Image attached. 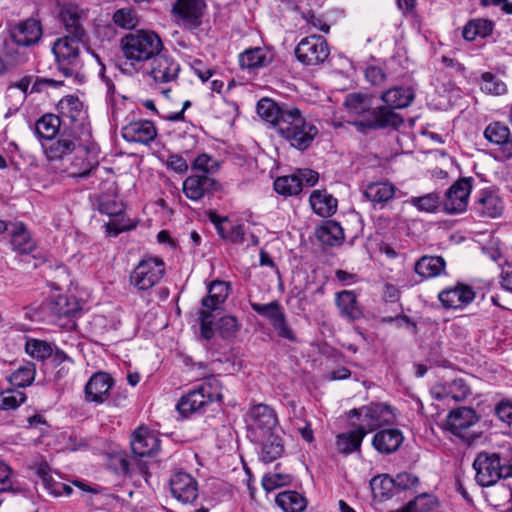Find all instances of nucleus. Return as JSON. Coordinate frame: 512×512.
<instances>
[{"instance_id":"1","label":"nucleus","mask_w":512,"mask_h":512,"mask_svg":"<svg viewBox=\"0 0 512 512\" xmlns=\"http://www.w3.org/2000/svg\"><path fill=\"white\" fill-rule=\"evenodd\" d=\"M257 114L292 147L301 151L306 150L318 134L317 127L296 107L280 106L271 99L262 98L257 103Z\"/></svg>"},{"instance_id":"2","label":"nucleus","mask_w":512,"mask_h":512,"mask_svg":"<svg viewBox=\"0 0 512 512\" xmlns=\"http://www.w3.org/2000/svg\"><path fill=\"white\" fill-rule=\"evenodd\" d=\"M344 107L351 117H355L354 125L359 129L398 128L402 117L387 108L372 106V98L362 93H350L345 97Z\"/></svg>"},{"instance_id":"3","label":"nucleus","mask_w":512,"mask_h":512,"mask_svg":"<svg viewBox=\"0 0 512 512\" xmlns=\"http://www.w3.org/2000/svg\"><path fill=\"white\" fill-rule=\"evenodd\" d=\"M124 56L131 62L149 61L163 51V42L159 35L151 30H136L121 39Z\"/></svg>"},{"instance_id":"4","label":"nucleus","mask_w":512,"mask_h":512,"mask_svg":"<svg viewBox=\"0 0 512 512\" xmlns=\"http://www.w3.org/2000/svg\"><path fill=\"white\" fill-rule=\"evenodd\" d=\"M230 286L228 282L214 280L207 286V296L201 301L202 309L200 310V333L201 337L210 340L215 333L214 311L220 309L229 295Z\"/></svg>"},{"instance_id":"5","label":"nucleus","mask_w":512,"mask_h":512,"mask_svg":"<svg viewBox=\"0 0 512 512\" xmlns=\"http://www.w3.org/2000/svg\"><path fill=\"white\" fill-rule=\"evenodd\" d=\"M473 468L476 471L475 480L482 487L512 477V464L503 462L497 453L480 452L474 459Z\"/></svg>"},{"instance_id":"6","label":"nucleus","mask_w":512,"mask_h":512,"mask_svg":"<svg viewBox=\"0 0 512 512\" xmlns=\"http://www.w3.org/2000/svg\"><path fill=\"white\" fill-rule=\"evenodd\" d=\"M247 437L251 442L263 441L278 425L276 412L266 404L251 406L245 416Z\"/></svg>"},{"instance_id":"7","label":"nucleus","mask_w":512,"mask_h":512,"mask_svg":"<svg viewBox=\"0 0 512 512\" xmlns=\"http://www.w3.org/2000/svg\"><path fill=\"white\" fill-rule=\"evenodd\" d=\"M349 416L357 417L358 429L365 435L383 426L393 424L396 419L395 409L386 403H370L359 409L351 410Z\"/></svg>"},{"instance_id":"8","label":"nucleus","mask_w":512,"mask_h":512,"mask_svg":"<svg viewBox=\"0 0 512 512\" xmlns=\"http://www.w3.org/2000/svg\"><path fill=\"white\" fill-rule=\"evenodd\" d=\"M82 39H72L67 37L58 38L52 47L56 59L58 70L65 77L77 76L83 66L80 55V46Z\"/></svg>"},{"instance_id":"9","label":"nucleus","mask_w":512,"mask_h":512,"mask_svg":"<svg viewBox=\"0 0 512 512\" xmlns=\"http://www.w3.org/2000/svg\"><path fill=\"white\" fill-rule=\"evenodd\" d=\"M218 167V161L208 154H201L194 159V201L218 189V183L212 178Z\"/></svg>"},{"instance_id":"10","label":"nucleus","mask_w":512,"mask_h":512,"mask_svg":"<svg viewBox=\"0 0 512 512\" xmlns=\"http://www.w3.org/2000/svg\"><path fill=\"white\" fill-rule=\"evenodd\" d=\"M125 205L115 195L102 194L97 199V210L101 214L108 215L114 219L105 224L106 233L116 237L123 231L131 230L135 225L126 219L124 214Z\"/></svg>"},{"instance_id":"11","label":"nucleus","mask_w":512,"mask_h":512,"mask_svg":"<svg viewBox=\"0 0 512 512\" xmlns=\"http://www.w3.org/2000/svg\"><path fill=\"white\" fill-rule=\"evenodd\" d=\"M165 263L159 257L144 256L130 275V283L138 290H149L160 282L165 274Z\"/></svg>"},{"instance_id":"12","label":"nucleus","mask_w":512,"mask_h":512,"mask_svg":"<svg viewBox=\"0 0 512 512\" xmlns=\"http://www.w3.org/2000/svg\"><path fill=\"white\" fill-rule=\"evenodd\" d=\"M130 445L133 459L136 461L145 481L148 482V477H150L148 463L141 459L156 453L160 449V440L150 430L141 427L133 433Z\"/></svg>"},{"instance_id":"13","label":"nucleus","mask_w":512,"mask_h":512,"mask_svg":"<svg viewBox=\"0 0 512 512\" xmlns=\"http://www.w3.org/2000/svg\"><path fill=\"white\" fill-rule=\"evenodd\" d=\"M479 419L473 408L459 407L448 413L445 427L453 435L471 442L476 438L472 428L478 423Z\"/></svg>"},{"instance_id":"14","label":"nucleus","mask_w":512,"mask_h":512,"mask_svg":"<svg viewBox=\"0 0 512 512\" xmlns=\"http://www.w3.org/2000/svg\"><path fill=\"white\" fill-rule=\"evenodd\" d=\"M80 147H82V142L78 131L68 128H63L57 139L42 143L48 161L62 160Z\"/></svg>"},{"instance_id":"15","label":"nucleus","mask_w":512,"mask_h":512,"mask_svg":"<svg viewBox=\"0 0 512 512\" xmlns=\"http://www.w3.org/2000/svg\"><path fill=\"white\" fill-rule=\"evenodd\" d=\"M295 55L304 65H317L329 56L328 44L322 36L311 35L298 43Z\"/></svg>"},{"instance_id":"16","label":"nucleus","mask_w":512,"mask_h":512,"mask_svg":"<svg viewBox=\"0 0 512 512\" xmlns=\"http://www.w3.org/2000/svg\"><path fill=\"white\" fill-rule=\"evenodd\" d=\"M57 110L64 128L74 129L75 131L84 129L87 112L77 96H64L57 104Z\"/></svg>"},{"instance_id":"17","label":"nucleus","mask_w":512,"mask_h":512,"mask_svg":"<svg viewBox=\"0 0 512 512\" xmlns=\"http://www.w3.org/2000/svg\"><path fill=\"white\" fill-rule=\"evenodd\" d=\"M179 72V63L162 51L149 60V67L146 69L154 84H168L176 80Z\"/></svg>"},{"instance_id":"18","label":"nucleus","mask_w":512,"mask_h":512,"mask_svg":"<svg viewBox=\"0 0 512 512\" xmlns=\"http://www.w3.org/2000/svg\"><path fill=\"white\" fill-rule=\"evenodd\" d=\"M114 383V379L109 373L104 371L95 372L84 387L85 401L96 405L103 404L108 400Z\"/></svg>"},{"instance_id":"19","label":"nucleus","mask_w":512,"mask_h":512,"mask_svg":"<svg viewBox=\"0 0 512 512\" xmlns=\"http://www.w3.org/2000/svg\"><path fill=\"white\" fill-rule=\"evenodd\" d=\"M431 395L438 401H465L471 395V387L463 378L438 383L431 388Z\"/></svg>"},{"instance_id":"20","label":"nucleus","mask_w":512,"mask_h":512,"mask_svg":"<svg viewBox=\"0 0 512 512\" xmlns=\"http://www.w3.org/2000/svg\"><path fill=\"white\" fill-rule=\"evenodd\" d=\"M471 189V178H462L456 181L446 192V199L444 201L445 210L451 214L465 211Z\"/></svg>"},{"instance_id":"21","label":"nucleus","mask_w":512,"mask_h":512,"mask_svg":"<svg viewBox=\"0 0 512 512\" xmlns=\"http://www.w3.org/2000/svg\"><path fill=\"white\" fill-rule=\"evenodd\" d=\"M59 17L65 29V34L62 37L84 40V13L77 5H63L60 9Z\"/></svg>"},{"instance_id":"22","label":"nucleus","mask_w":512,"mask_h":512,"mask_svg":"<svg viewBox=\"0 0 512 512\" xmlns=\"http://www.w3.org/2000/svg\"><path fill=\"white\" fill-rule=\"evenodd\" d=\"M12 42L19 47L37 44L42 37L40 21L30 18L20 22L10 32Z\"/></svg>"},{"instance_id":"23","label":"nucleus","mask_w":512,"mask_h":512,"mask_svg":"<svg viewBox=\"0 0 512 512\" xmlns=\"http://www.w3.org/2000/svg\"><path fill=\"white\" fill-rule=\"evenodd\" d=\"M475 298L472 287L458 283L454 287L442 290L438 299L445 308L460 309L470 304Z\"/></svg>"},{"instance_id":"24","label":"nucleus","mask_w":512,"mask_h":512,"mask_svg":"<svg viewBox=\"0 0 512 512\" xmlns=\"http://www.w3.org/2000/svg\"><path fill=\"white\" fill-rule=\"evenodd\" d=\"M125 141L131 143L148 144L157 136L153 122L149 120L131 121L123 126L121 131Z\"/></svg>"},{"instance_id":"25","label":"nucleus","mask_w":512,"mask_h":512,"mask_svg":"<svg viewBox=\"0 0 512 512\" xmlns=\"http://www.w3.org/2000/svg\"><path fill=\"white\" fill-rule=\"evenodd\" d=\"M474 209L482 217L497 218L504 211V201L496 190L483 189L477 197Z\"/></svg>"},{"instance_id":"26","label":"nucleus","mask_w":512,"mask_h":512,"mask_svg":"<svg viewBox=\"0 0 512 512\" xmlns=\"http://www.w3.org/2000/svg\"><path fill=\"white\" fill-rule=\"evenodd\" d=\"M221 396V388L216 379L204 378L194 382V413L208 403L220 400Z\"/></svg>"},{"instance_id":"27","label":"nucleus","mask_w":512,"mask_h":512,"mask_svg":"<svg viewBox=\"0 0 512 512\" xmlns=\"http://www.w3.org/2000/svg\"><path fill=\"white\" fill-rule=\"evenodd\" d=\"M484 137L490 143L499 145L507 158L512 157V134L508 126L500 123H490L485 131Z\"/></svg>"},{"instance_id":"28","label":"nucleus","mask_w":512,"mask_h":512,"mask_svg":"<svg viewBox=\"0 0 512 512\" xmlns=\"http://www.w3.org/2000/svg\"><path fill=\"white\" fill-rule=\"evenodd\" d=\"M403 440L399 429H382L374 435L372 445L382 454H391L399 449Z\"/></svg>"},{"instance_id":"29","label":"nucleus","mask_w":512,"mask_h":512,"mask_svg":"<svg viewBox=\"0 0 512 512\" xmlns=\"http://www.w3.org/2000/svg\"><path fill=\"white\" fill-rule=\"evenodd\" d=\"M414 97V91L410 87H393L382 93L381 99L385 105L379 108H387L395 112V109L408 107Z\"/></svg>"},{"instance_id":"30","label":"nucleus","mask_w":512,"mask_h":512,"mask_svg":"<svg viewBox=\"0 0 512 512\" xmlns=\"http://www.w3.org/2000/svg\"><path fill=\"white\" fill-rule=\"evenodd\" d=\"M273 61V53L262 47L250 48L239 55L241 68L255 70L268 66Z\"/></svg>"},{"instance_id":"31","label":"nucleus","mask_w":512,"mask_h":512,"mask_svg":"<svg viewBox=\"0 0 512 512\" xmlns=\"http://www.w3.org/2000/svg\"><path fill=\"white\" fill-rule=\"evenodd\" d=\"M61 126H63V123L58 115L45 114L35 123L34 132L43 141L42 143H48L61 132Z\"/></svg>"},{"instance_id":"32","label":"nucleus","mask_w":512,"mask_h":512,"mask_svg":"<svg viewBox=\"0 0 512 512\" xmlns=\"http://www.w3.org/2000/svg\"><path fill=\"white\" fill-rule=\"evenodd\" d=\"M446 262L441 256H422L414 266L415 272L422 278L430 279L445 272Z\"/></svg>"},{"instance_id":"33","label":"nucleus","mask_w":512,"mask_h":512,"mask_svg":"<svg viewBox=\"0 0 512 512\" xmlns=\"http://www.w3.org/2000/svg\"><path fill=\"white\" fill-rule=\"evenodd\" d=\"M336 305L340 310V316L347 320H356L362 316V310L358 304L357 296L353 291L344 290L336 294Z\"/></svg>"},{"instance_id":"34","label":"nucleus","mask_w":512,"mask_h":512,"mask_svg":"<svg viewBox=\"0 0 512 512\" xmlns=\"http://www.w3.org/2000/svg\"><path fill=\"white\" fill-rule=\"evenodd\" d=\"M170 490L180 502H192V477L190 474L177 471L170 479Z\"/></svg>"},{"instance_id":"35","label":"nucleus","mask_w":512,"mask_h":512,"mask_svg":"<svg viewBox=\"0 0 512 512\" xmlns=\"http://www.w3.org/2000/svg\"><path fill=\"white\" fill-rule=\"evenodd\" d=\"M309 202L313 211L322 217H329L337 210V199L326 191H313Z\"/></svg>"},{"instance_id":"36","label":"nucleus","mask_w":512,"mask_h":512,"mask_svg":"<svg viewBox=\"0 0 512 512\" xmlns=\"http://www.w3.org/2000/svg\"><path fill=\"white\" fill-rule=\"evenodd\" d=\"M261 446L260 460L264 463H270L279 458L284 452V445L279 435L274 432L269 433L263 441L254 442Z\"/></svg>"},{"instance_id":"37","label":"nucleus","mask_w":512,"mask_h":512,"mask_svg":"<svg viewBox=\"0 0 512 512\" xmlns=\"http://www.w3.org/2000/svg\"><path fill=\"white\" fill-rule=\"evenodd\" d=\"M11 246L21 254H30L35 249V243L23 223L11 224Z\"/></svg>"},{"instance_id":"38","label":"nucleus","mask_w":512,"mask_h":512,"mask_svg":"<svg viewBox=\"0 0 512 512\" xmlns=\"http://www.w3.org/2000/svg\"><path fill=\"white\" fill-rule=\"evenodd\" d=\"M395 195V187L389 182H375L367 185L364 196L374 205H383Z\"/></svg>"},{"instance_id":"39","label":"nucleus","mask_w":512,"mask_h":512,"mask_svg":"<svg viewBox=\"0 0 512 512\" xmlns=\"http://www.w3.org/2000/svg\"><path fill=\"white\" fill-rule=\"evenodd\" d=\"M80 310V303L76 297L72 295H59L50 304V311L57 318L73 316Z\"/></svg>"},{"instance_id":"40","label":"nucleus","mask_w":512,"mask_h":512,"mask_svg":"<svg viewBox=\"0 0 512 512\" xmlns=\"http://www.w3.org/2000/svg\"><path fill=\"white\" fill-rule=\"evenodd\" d=\"M365 434L358 429L339 434L336 440L337 450L342 454H350L360 449Z\"/></svg>"},{"instance_id":"41","label":"nucleus","mask_w":512,"mask_h":512,"mask_svg":"<svg viewBox=\"0 0 512 512\" xmlns=\"http://www.w3.org/2000/svg\"><path fill=\"white\" fill-rule=\"evenodd\" d=\"M284 512H302L306 507L305 498L296 491H284L275 499Z\"/></svg>"},{"instance_id":"42","label":"nucleus","mask_w":512,"mask_h":512,"mask_svg":"<svg viewBox=\"0 0 512 512\" xmlns=\"http://www.w3.org/2000/svg\"><path fill=\"white\" fill-rule=\"evenodd\" d=\"M36 375V367L34 363L28 362L17 368L9 377L8 381L16 389L30 386Z\"/></svg>"},{"instance_id":"43","label":"nucleus","mask_w":512,"mask_h":512,"mask_svg":"<svg viewBox=\"0 0 512 512\" xmlns=\"http://www.w3.org/2000/svg\"><path fill=\"white\" fill-rule=\"evenodd\" d=\"M27 400L26 394L16 388H7L0 391V410H16Z\"/></svg>"},{"instance_id":"44","label":"nucleus","mask_w":512,"mask_h":512,"mask_svg":"<svg viewBox=\"0 0 512 512\" xmlns=\"http://www.w3.org/2000/svg\"><path fill=\"white\" fill-rule=\"evenodd\" d=\"M492 31V23L488 20L484 19H475L469 21L464 27L462 31V35L465 40L473 41L478 36L486 37Z\"/></svg>"},{"instance_id":"45","label":"nucleus","mask_w":512,"mask_h":512,"mask_svg":"<svg viewBox=\"0 0 512 512\" xmlns=\"http://www.w3.org/2000/svg\"><path fill=\"white\" fill-rule=\"evenodd\" d=\"M274 190L284 197L296 196L302 191V186L295 173L278 177L274 181Z\"/></svg>"},{"instance_id":"46","label":"nucleus","mask_w":512,"mask_h":512,"mask_svg":"<svg viewBox=\"0 0 512 512\" xmlns=\"http://www.w3.org/2000/svg\"><path fill=\"white\" fill-rule=\"evenodd\" d=\"M251 308L257 314L267 318L271 325L285 316L284 309L277 301H272L267 304L251 303Z\"/></svg>"},{"instance_id":"47","label":"nucleus","mask_w":512,"mask_h":512,"mask_svg":"<svg viewBox=\"0 0 512 512\" xmlns=\"http://www.w3.org/2000/svg\"><path fill=\"white\" fill-rule=\"evenodd\" d=\"M25 351L32 358L44 361L52 356L53 348L47 341L28 339L25 344Z\"/></svg>"},{"instance_id":"48","label":"nucleus","mask_w":512,"mask_h":512,"mask_svg":"<svg viewBox=\"0 0 512 512\" xmlns=\"http://www.w3.org/2000/svg\"><path fill=\"white\" fill-rule=\"evenodd\" d=\"M480 88L483 92L491 95H503L507 91L506 84L491 72H484L481 75Z\"/></svg>"},{"instance_id":"49","label":"nucleus","mask_w":512,"mask_h":512,"mask_svg":"<svg viewBox=\"0 0 512 512\" xmlns=\"http://www.w3.org/2000/svg\"><path fill=\"white\" fill-rule=\"evenodd\" d=\"M370 487L375 497L389 498L392 495V490L395 488V485L393 478L387 474H382L370 480Z\"/></svg>"},{"instance_id":"50","label":"nucleus","mask_w":512,"mask_h":512,"mask_svg":"<svg viewBox=\"0 0 512 512\" xmlns=\"http://www.w3.org/2000/svg\"><path fill=\"white\" fill-rule=\"evenodd\" d=\"M318 238L325 244L337 245L343 239L342 228L335 222H329L317 231Z\"/></svg>"},{"instance_id":"51","label":"nucleus","mask_w":512,"mask_h":512,"mask_svg":"<svg viewBox=\"0 0 512 512\" xmlns=\"http://www.w3.org/2000/svg\"><path fill=\"white\" fill-rule=\"evenodd\" d=\"M171 13L174 17L182 20L187 28L192 26V0H176Z\"/></svg>"},{"instance_id":"52","label":"nucleus","mask_w":512,"mask_h":512,"mask_svg":"<svg viewBox=\"0 0 512 512\" xmlns=\"http://www.w3.org/2000/svg\"><path fill=\"white\" fill-rule=\"evenodd\" d=\"M410 203L419 211L432 213L439 206V197L435 193H429L421 197H412Z\"/></svg>"},{"instance_id":"53","label":"nucleus","mask_w":512,"mask_h":512,"mask_svg":"<svg viewBox=\"0 0 512 512\" xmlns=\"http://www.w3.org/2000/svg\"><path fill=\"white\" fill-rule=\"evenodd\" d=\"M113 22L120 28L133 29L137 25L138 20L131 9L122 8L113 14Z\"/></svg>"},{"instance_id":"54","label":"nucleus","mask_w":512,"mask_h":512,"mask_svg":"<svg viewBox=\"0 0 512 512\" xmlns=\"http://www.w3.org/2000/svg\"><path fill=\"white\" fill-rule=\"evenodd\" d=\"M216 329L222 338H231L239 329L238 321L233 316H223L218 320Z\"/></svg>"},{"instance_id":"55","label":"nucleus","mask_w":512,"mask_h":512,"mask_svg":"<svg viewBox=\"0 0 512 512\" xmlns=\"http://www.w3.org/2000/svg\"><path fill=\"white\" fill-rule=\"evenodd\" d=\"M14 492V477L12 468L0 460V493Z\"/></svg>"},{"instance_id":"56","label":"nucleus","mask_w":512,"mask_h":512,"mask_svg":"<svg viewBox=\"0 0 512 512\" xmlns=\"http://www.w3.org/2000/svg\"><path fill=\"white\" fill-rule=\"evenodd\" d=\"M290 481L289 475L271 474L265 475L262 479V486L266 491L275 490L278 487L284 486Z\"/></svg>"},{"instance_id":"57","label":"nucleus","mask_w":512,"mask_h":512,"mask_svg":"<svg viewBox=\"0 0 512 512\" xmlns=\"http://www.w3.org/2000/svg\"><path fill=\"white\" fill-rule=\"evenodd\" d=\"M395 487H398L402 490L412 489L419 484V478L408 472L399 473L395 478H393Z\"/></svg>"},{"instance_id":"58","label":"nucleus","mask_w":512,"mask_h":512,"mask_svg":"<svg viewBox=\"0 0 512 512\" xmlns=\"http://www.w3.org/2000/svg\"><path fill=\"white\" fill-rule=\"evenodd\" d=\"M175 409L182 419H188L190 417L192 414V390L187 391L180 397Z\"/></svg>"},{"instance_id":"59","label":"nucleus","mask_w":512,"mask_h":512,"mask_svg":"<svg viewBox=\"0 0 512 512\" xmlns=\"http://www.w3.org/2000/svg\"><path fill=\"white\" fill-rule=\"evenodd\" d=\"M197 219L199 221H205L206 219H209L214 224L219 235L222 238H226L222 223L227 221V217H220L213 210H208L202 213H197Z\"/></svg>"},{"instance_id":"60","label":"nucleus","mask_w":512,"mask_h":512,"mask_svg":"<svg viewBox=\"0 0 512 512\" xmlns=\"http://www.w3.org/2000/svg\"><path fill=\"white\" fill-rule=\"evenodd\" d=\"M108 93H109V101H110V106H111V117H112V120L116 122L120 117V114L122 111V106H125L126 98L120 97V96L115 97L114 96V88H112V87H109Z\"/></svg>"},{"instance_id":"61","label":"nucleus","mask_w":512,"mask_h":512,"mask_svg":"<svg viewBox=\"0 0 512 512\" xmlns=\"http://www.w3.org/2000/svg\"><path fill=\"white\" fill-rule=\"evenodd\" d=\"M49 494L53 496H70L73 492V488L63 482L56 481L54 479L44 488Z\"/></svg>"},{"instance_id":"62","label":"nucleus","mask_w":512,"mask_h":512,"mask_svg":"<svg viewBox=\"0 0 512 512\" xmlns=\"http://www.w3.org/2000/svg\"><path fill=\"white\" fill-rule=\"evenodd\" d=\"M33 469L35 470V473L40 478L41 483H42L43 487L45 488L53 479V477L50 474V472H51L50 466L48 465V463L46 461L41 460V461L34 463Z\"/></svg>"},{"instance_id":"63","label":"nucleus","mask_w":512,"mask_h":512,"mask_svg":"<svg viewBox=\"0 0 512 512\" xmlns=\"http://www.w3.org/2000/svg\"><path fill=\"white\" fill-rule=\"evenodd\" d=\"M272 326L276 330L279 337L285 338L289 341H296V335L293 332V330L289 327L286 320V315L283 316L277 322H275Z\"/></svg>"},{"instance_id":"64","label":"nucleus","mask_w":512,"mask_h":512,"mask_svg":"<svg viewBox=\"0 0 512 512\" xmlns=\"http://www.w3.org/2000/svg\"><path fill=\"white\" fill-rule=\"evenodd\" d=\"M495 414L501 421L512 423V402L501 401L495 408Z\"/></svg>"}]
</instances>
